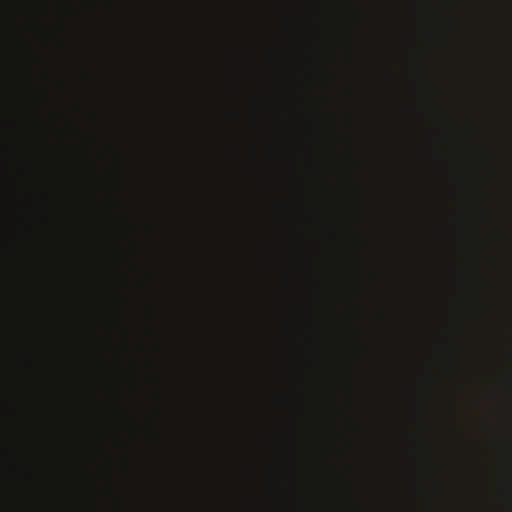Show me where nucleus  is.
Segmentation results:
<instances>
[{
  "label": "nucleus",
  "instance_id": "nucleus-1",
  "mask_svg": "<svg viewBox=\"0 0 512 512\" xmlns=\"http://www.w3.org/2000/svg\"><path fill=\"white\" fill-rule=\"evenodd\" d=\"M23 53H24V90H25V98L30 99L34 94V83H33V68L34 64L37 62V58L34 55L32 45L29 41L23 39Z\"/></svg>",
  "mask_w": 512,
  "mask_h": 512
}]
</instances>
